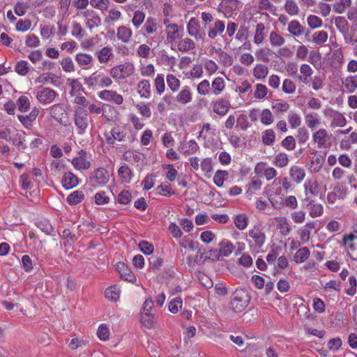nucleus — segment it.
I'll return each instance as SVG.
<instances>
[{
  "mask_svg": "<svg viewBox=\"0 0 357 357\" xmlns=\"http://www.w3.org/2000/svg\"><path fill=\"white\" fill-rule=\"evenodd\" d=\"M289 174L290 178L297 184L301 183L306 175L304 168L298 165L291 166Z\"/></svg>",
  "mask_w": 357,
  "mask_h": 357,
  "instance_id": "393cba45",
  "label": "nucleus"
},
{
  "mask_svg": "<svg viewBox=\"0 0 357 357\" xmlns=\"http://www.w3.org/2000/svg\"><path fill=\"white\" fill-rule=\"evenodd\" d=\"M39 109L33 107L28 115H18L17 119L20 123L27 129H30L39 114Z\"/></svg>",
  "mask_w": 357,
  "mask_h": 357,
  "instance_id": "4be33fe9",
  "label": "nucleus"
},
{
  "mask_svg": "<svg viewBox=\"0 0 357 357\" xmlns=\"http://www.w3.org/2000/svg\"><path fill=\"white\" fill-rule=\"evenodd\" d=\"M84 193L80 190H76L67 197V202L70 205H76L84 199Z\"/></svg>",
  "mask_w": 357,
  "mask_h": 357,
  "instance_id": "6e6d98bb",
  "label": "nucleus"
},
{
  "mask_svg": "<svg viewBox=\"0 0 357 357\" xmlns=\"http://www.w3.org/2000/svg\"><path fill=\"white\" fill-rule=\"evenodd\" d=\"M305 121L307 126L311 130H314L317 126L321 124L319 115L315 112H310L305 116Z\"/></svg>",
  "mask_w": 357,
  "mask_h": 357,
  "instance_id": "e433bc0d",
  "label": "nucleus"
},
{
  "mask_svg": "<svg viewBox=\"0 0 357 357\" xmlns=\"http://www.w3.org/2000/svg\"><path fill=\"white\" fill-rule=\"evenodd\" d=\"M167 84L172 92L177 91L181 86V81L173 74H167L166 77Z\"/></svg>",
  "mask_w": 357,
  "mask_h": 357,
  "instance_id": "49530a36",
  "label": "nucleus"
},
{
  "mask_svg": "<svg viewBox=\"0 0 357 357\" xmlns=\"http://www.w3.org/2000/svg\"><path fill=\"white\" fill-rule=\"evenodd\" d=\"M342 89L347 93H354L357 90V74L349 75L342 79Z\"/></svg>",
  "mask_w": 357,
  "mask_h": 357,
  "instance_id": "a211bd4d",
  "label": "nucleus"
},
{
  "mask_svg": "<svg viewBox=\"0 0 357 357\" xmlns=\"http://www.w3.org/2000/svg\"><path fill=\"white\" fill-rule=\"evenodd\" d=\"M228 172L226 170H218L214 175L213 181L218 187H222L224 181L228 178Z\"/></svg>",
  "mask_w": 357,
  "mask_h": 357,
  "instance_id": "bf43d9fd",
  "label": "nucleus"
},
{
  "mask_svg": "<svg viewBox=\"0 0 357 357\" xmlns=\"http://www.w3.org/2000/svg\"><path fill=\"white\" fill-rule=\"evenodd\" d=\"M220 254L223 257H228L234 249V245L229 241H222L220 243Z\"/></svg>",
  "mask_w": 357,
  "mask_h": 357,
  "instance_id": "603ef678",
  "label": "nucleus"
},
{
  "mask_svg": "<svg viewBox=\"0 0 357 357\" xmlns=\"http://www.w3.org/2000/svg\"><path fill=\"white\" fill-rule=\"evenodd\" d=\"M141 323L146 328H152L154 326V314L149 312H142Z\"/></svg>",
  "mask_w": 357,
  "mask_h": 357,
  "instance_id": "3c124183",
  "label": "nucleus"
},
{
  "mask_svg": "<svg viewBox=\"0 0 357 357\" xmlns=\"http://www.w3.org/2000/svg\"><path fill=\"white\" fill-rule=\"evenodd\" d=\"M306 197L317 196L320 192V186L315 178H308L303 185Z\"/></svg>",
  "mask_w": 357,
  "mask_h": 357,
  "instance_id": "412c9836",
  "label": "nucleus"
},
{
  "mask_svg": "<svg viewBox=\"0 0 357 357\" xmlns=\"http://www.w3.org/2000/svg\"><path fill=\"white\" fill-rule=\"evenodd\" d=\"M317 222L314 221L308 222L298 231L300 239L303 243L310 241L311 231L315 228Z\"/></svg>",
  "mask_w": 357,
  "mask_h": 357,
  "instance_id": "7c9ffc66",
  "label": "nucleus"
},
{
  "mask_svg": "<svg viewBox=\"0 0 357 357\" xmlns=\"http://www.w3.org/2000/svg\"><path fill=\"white\" fill-rule=\"evenodd\" d=\"M266 29L263 23H259L256 26L254 36V43L259 45L261 44L266 37Z\"/></svg>",
  "mask_w": 357,
  "mask_h": 357,
  "instance_id": "4c0bfd02",
  "label": "nucleus"
},
{
  "mask_svg": "<svg viewBox=\"0 0 357 357\" xmlns=\"http://www.w3.org/2000/svg\"><path fill=\"white\" fill-rule=\"evenodd\" d=\"M331 136L324 128H320L312 135V140L317 147L321 149L326 147L328 142L330 140Z\"/></svg>",
  "mask_w": 357,
  "mask_h": 357,
  "instance_id": "dca6fc26",
  "label": "nucleus"
},
{
  "mask_svg": "<svg viewBox=\"0 0 357 357\" xmlns=\"http://www.w3.org/2000/svg\"><path fill=\"white\" fill-rule=\"evenodd\" d=\"M61 183L65 189L70 190L78 185L79 179L73 172H67L62 177Z\"/></svg>",
  "mask_w": 357,
  "mask_h": 357,
  "instance_id": "c85d7f7f",
  "label": "nucleus"
},
{
  "mask_svg": "<svg viewBox=\"0 0 357 357\" xmlns=\"http://www.w3.org/2000/svg\"><path fill=\"white\" fill-rule=\"evenodd\" d=\"M188 33L197 40H203L205 33L200 30L199 21L195 17H192L187 25Z\"/></svg>",
  "mask_w": 357,
  "mask_h": 357,
  "instance_id": "f3484780",
  "label": "nucleus"
},
{
  "mask_svg": "<svg viewBox=\"0 0 357 357\" xmlns=\"http://www.w3.org/2000/svg\"><path fill=\"white\" fill-rule=\"evenodd\" d=\"M60 63L63 71L66 73H72L75 70V64L70 56L63 58L60 61Z\"/></svg>",
  "mask_w": 357,
  "mask_h": 357,
  "instance_id": "e2e57ef3",
  "label": "nucleus"
},
{
  "mask_svg": "<svg viewBox=\"0 0 357 357\" xmlns=\"http://www.w3.org/2000/svg\"><path fill=\"white\" fill-rule=\"evenodd\" d=\"M143 29L146 34H154L158 31V23L156 19L148 17L145 21Z\"/></svg>",
  "mask_w": 357,
  "mask_h": 357,
  "instance_id": "a19ab883",
  "label": "nucleus"
},
{
  "mask_svg": "<svg viewBox=\"0 0 357 357\" xmlns=\"http://www.w3.org/2000/svg\"><path fill=\"white\" fill-rule=\"evenodd\" d=\"M199 149L198 144L194 140H189L180 146L181 151L186 155L196 153Z\"/></svg>",
  "mask_w": 357,
  "mask_h": 357,
  "instance_id": "72a5a7b5",
  "label": "nucleus"
},
{
  "mask_svg": "<svg viewBox=\"0 0 357 357\" xmlns=\"http://www.w3.org/2000/svg\"><path fill=\"white\" fill-rule=\"evenodd\" d=\"M347 189L342 185L334 187L333 190L327 195V200L330 204H334L337 199H344L347 195Z\"/></svg>",
  "mask_w": 357,
  "mask_h": 357,
  "instance_id": "a878e982",
  "label": "nucleus"
},
{
  "mask_svg": "<svg viewBox=\"0 0 357 357\" xmlns=\"http://www.w3.org/2000/svg\"><path fill=\"white\" fill-rule=\"evenodd\" d=\"M72 165L78 170L88 169L91 166V163L86 160V152L82 149L79 151L78 156L72 160Z\"/></svg>",
  "mask_w": 357,
  "mask_h": 357,
  "instance_id": "aec40b11",
  "label": "nucleus"
},
{
  "mask_svg": "<svg viewBox=\"0 0 357 357\" xmlns=\"http://www.w3.org/2000/svg\"><path fill=\"white\" fill-rule=\"evenodd\" d=\"M95 56L97 57L98 62L100 64H106L114 56L113 50L109 46H105L95 52Z\"/></svg>",
  "mask_w": 357,
  "mask_h": 357,
  "instance_id": "b1692460",
  "label": "nucleus"
},
{
  "mask_svg": "<svg viewBox=\"0 0 357 357\" xmlns=\"http://www.w3.org/2000/svg\"><path fill=\"white\" fill-rule=\"evenodd\" d=\"M249 302L248 294L243 289H236L232 294L230 307L235 312H241L248 307Z\"/></svg>",
  "mask_w": 357,
  "mask_h": 357,
  "instance_id": "7ed1b4c3",
  "label": "nucleus"
},
{
  "mask_svg": "<svg viewBox=\"0 0 357 357\" xmlns=\"http://www.w3.org/2000/svg\"><path fill=\"white\" fill-rule=\"evenodd\" d=\"M132 31L130 27L122 25L116 29L117 39L123 43L128 44L132 40Z\"/></svg>",
  "mask_w": 357,
  "mask_h": 357,
  "instance_id": "cd10ccee",
  "label": "nucleus"
},
{
  "mask_svg": "<svg viewBox=\"0 0 357 357\" xmlns=\"http://www.w3.org/2000/svg\"><path fill=\"white\" fill-rule=\"evenodd\" d=\"M192 100V93L189 86H184L176 96V101L181 105H187Z\"/></svg>",
  "mask_w": 357,
  "mask_h": 357,
  "instance_id": "c756f323",
  "label": "nucleus"
},
{
  "mask_svg": "<svg viewBox=\"0 0 357 357\" xmlns=\"http://www.w3.org/2000/svg\"><path fill=\"white\" fill-rule=\"evenodd\" d=\"M225 88V83L223 78L215 77L211 84V93L215 96L220 95Z\"/></svg>",
  "mask_w": 357,
  "mask_h": 357,
  "instance_id": "58836bf2",
  "label": "nucleus"
},
{
  "mask_svg": "<svg viewBox=\"0 0 357 357\" xmlns=\"http://www.w3.org/2000/svg\"><path fill=\"white\" fill-rule=\"evenodd\" d=\"M271 107L276 113H284L289 110L290 105L286 101L277 100L273 102Z\"/></svg>",
  "mask_w": 357,
  "mask_h": 357,
  "instance_id": "4d7b16f0",
  "label": "nucleus"
},
{
  "mask_svg": "<svg viewBox=\"0 0 357 357\" xmlns=\"http://www.w3.org/2000/svg\"><path fill=\"white\" fill-rule=\"evenodd\" d=\"M288 122L291 128H298L302 123L301 116L294 111H290L287 116Z\"/></svg>",
  "mask_w": 357,
  "mask_h": 357,
  "instance_id": "8fccbe9b",
  "label": "nucleus"
},
{
  "mask_svg": "<svg viewBox=\"0 0 357 357\" xmlns=\"http://www.w3.org/2000/svg\"><path fill=\"white\" fill-rule=\"evenodd\" d=\"M195 47V44L194 41L188 38H185L178 41L177 44L178 50L182 52H186L188 51H191L194 50Z\"/></svg>",
  "mask_w": 357,
  "mask_h": 357,
  "instance_id": "ea45409f",
  "label": "nucleus"
},
{
  "mask_svg": "<svg viewBox=\"0 0 357 357\" xmlns=\"http://www.w3.org/2000/svg\"><path fill=\"white\" fill-rule=\"evenodd\" d=\"M128 129L126 126L118 125L112 128L109 133H104L106 142L109 146H114L115 142H124L129 139L128 136Z\"/></svg>",
  "mask_w": 357,
  "mask_h": 357,
  "instance_id": "20e7f679",
  "label": "nucleus"
},
{
  "mask_svg": "<svg viewBox=\"0 0 357 357\" xmlns=\"http://www.w3.org/2000/svg\"><path fill=\"white\" fill-rule=\"evenodd\" d=\"M230 106L229 101L224 98H218L211 102L213 112L220 116H224L227 114Z\"/></svg>",
  "mask_w": 357,
  "mask_h": 357,
  "instance_id": "2eb2a0df",
  "label": "nucleus"
},
{
  "mask_svg": "<svg viewBox=\"0 0 357 357\" xmlns=\"http://www.w3.org/2000/svg\"><path fill=\"white\" fill-rule=\"evenodd\" d=\"M323 113L326 117L332 120L330 124L331 128L344 127L346 126L347 119L340 112L332 108H328L324 109Z\"/></svg>",
  "mask_w": 357,
  "mask_h": 357,
  "instance_id": "1a4fd4ad",
  "label": "nucleus"
},
{
  "mask_svg": "<svg viewBox=\"0 0 357 357\" xmlns=\"http://www.w3.org/2000/svg\"><path fill=\"white\" fill-rule=\"evenodd\" d=\"M120 289L116 285L109 287L105 289V297L112 301H116L119 300L120 296Z\"/></svg>",
  "mask_w": 357,
  "mask_h": 357,
  "instance_id": "09e8293b",
  "label": "nucleus"
},
{
  "mask_svg": "<svg viewBox=\"0 0 357 357\" xmlns=\"http://www.w3.org/2000/svg\"><path fill=\"white\" fill-rule=\"evenodd\" d=\"M134 66L130 63H125L114 66L110 69V77L116 81L125 79L134 73Z\"/></svg>",
  "mask_w": 357,
  "mask_h": 357,
  "instance_id": "39448f33",
  "label": "nucleus"
},
{
  "mask_svg": "<svg viewBox=\"0 0 357 357\" xmlns=\"http://www.w3.org/2000/svg\"><path fill=\"white\" fill-rule=\"evenodd\" d=\"M323 159L318 156L311 157L309 162V169L311 172L317 173L323 166Z\"/></svg>",
  "mask_w": 357,
  "mask_h": 357,
  "instance_id": "de8ad7c7",
  "label": "nucleus"
},
{
  "mask_svg": "<svg viewBox=\"0 0 357 357\" xmlns=\"http://www.w3.org/2000/svg\"><path fill=\"white\" fill-rule=\"evenodd\" d=\"M288 31L295 37L299 36L304 31V28L298 20H292L288 25Z\"/></svg>",
  "mask_w": 357,
  "mask_h": 357,
  "instance_id": "a18cd8bd",
  "label": "nucleus"
},
{
  "mask_svg": "<svg viewBox=\"0 0 357 357\" xmlns=\"http://www.w3.org/2000/svg\"><path fill=\"white\" fill-rule=\"evenodd\" d=\"M351 5V0H337L333 5L334 12L338 14L344 13Z\"/></svg>",
  "mask_w": 357,
  "mask_h": 357,
  "instance_id": "c03bdc74",
  "label": "nucleus"
},
{
  "mask_svg": "<svg viewBox=\"0 0 357 357\" xmlns=\"http://www.w3.org/2000/svg\"><path fill=\"white\" fill-rule=\"evenodd\" d=\"M30 67L26 61H20L15 66V72L20 75L24 76L29 71Z\"/></svg>",
  "mask_w": 357,
  "mask_h": 357,
  "instance_id": "680f3d73",
  "label": "nucleus"
},
{
  "mask_svg": "<svg viewBox=\"0 0 357 357\" xmlns=\"http://www.w3.org/2000/svg\"><path fill=\"white\" fill-rule=\"evenodd\" d=\"M262 182L259 178L254 177L250 183L247 185V193L253 195L256 191L261 188Z\"/></svg>",
  "mask_w": 357,
  "mask_h": 357,
  "instance_id": "338daca9",
  "label": "nucleus"
},
{
  "mask_svg": "<svg viewBox=\"0 0 357 357\" xmlns=\"http://www.w3.org/2000/svg\"><path fill=\"white\" fill-rule=\"evenodd\" d=\"M77 65L82 70H90L94 65L95 60L92 55L87 53L79 52L75 56Z\"/></svg>",
  "mask_w": 357,
  "mask_h": 357,
  "instance_id": "4468645a",
  "label": "nucleus"
},
{
  "mask_svg": "<svg viewBox=\"0 0 357 357\" xmlns=\"http://www.w3.org/2000/svg\"><path fill=\"white\" fill-rule=\"evenodd\" d=\"M84 84L89 89L98 88H109L112 84V78L101 71H95L88 77L84 78Z\"/></svg>",
  "mask_w": 357,
  "mask_h": 357,
  "instance_id": "f03ea898",
  "label": "nucleus"
},
{
  "mask_svg": "<svg viewBox=\"0 0 357 357\" xmlns=\"http://www.w3.org/2000/svg\"><path fill=\"white\" fill-rule=\"evenodd\" d=\"M167 22L168 20L167 19L164 20V24H166L167 39L169 43H172L176 38H179V28L176 24H167Z\"/></svg>",
  "mask_w": 357,
  "mask_h": 357,
  "instance_id": "2f4dec72",
  "label": "nucleus"
},
{
  "mask_svg": "<svg viewBox=\"0 0 357 357\" xmlns=\"http://www.w3.org/2000/svg\"><path fill=\"white\" fill-rule=\"evenodd\" d=\"M137 93L142 98H148L151 96V84L146 79H143L137 84Z\"/></svg>",
  "mask_w": 357,
  "mask_h": 357,
  "instance_id": "c9c22d12",
  "label": "nucleus"
},
{
  "mask_svg": "<svg viewBox=\"0 0 357 357\" xmlns=\"http://www.w3.org/2000/svg\"><path fill=\"white\" fill-rule=\"evenodd\" d=\"M98 97L104 101L120 105L123 102V97L116 91L104 89L98 93Z\"/></svg>",
  "mask_w": 357,
  "mask_h": 357,
  "instance_id": "9b49d317",
  "label": "nucleus"
},
{
  "mask_svg": "<svg viewBox=\"0 0 357 357\" xmlns=\"http://www.w3.org/2000/svg\"><path fill=\"white\" fill-rule=\"evenodd\" d=\"M300 73L297 77L298 79L301 82L307 84L309 83L310 77L313 74V70L308 64L303 63L300 66Z\"/></svg>",
  "mask_w": 357,
  "mask_h": 357,
  "instance_id": "473e14b6",
  "label": "nucleus"
},
{
  "mask_svg": "<svg viewBox=\"0 0 357 357\" xmlns=\"http://www.w3.org/2000/svg\"><path fill=\"white\" fill-rule=\"evenodd\" d=\"M342 245L346 247L348 255L352 260H357V236L354 234L344 235Z\"/></svg>",
  "mask_w": 357,
  "mask_h": 357,
  "instance_id": "9d476101",
  "label": "nucleus"
},
{
  "mask_svg": "<svg viewBox=\"0 0 357 357\" xmlns=\"http://www.w3.org/2000/svg\"><path fill=\"white\" fill-rule=\"evenodd\" d=\"M58 96V93L49 87L40 86L36 93V99L44 105L52 104Z\"/></svg>",
  "mask_w": 357,
  "mask_h": 357,
  "instance_id": "0eeeda50",
  "label": "nucleus"
},
{
  "mask_svg": "<svg viewBox=\"0 0 357 357\" xmlns=\"http://www.w3.org/2000/svg\"><path fill=\"white\" fill-rule=\"evenodd\" d=\"M225 29V22L220 20L216 19L209 26L208 36L211 39H214L221 35Z\"/></svg>",
  "mask_w": 357,
  "mask_h": 357,
  "instance_id": "bb28decb",
  "label": "nucleus"
},
{
  "mask_svg": "<svg viewBox=\"0 0 357 357\" xmlns=\"http://www.w3.org/2000/svg\"><path fill=\"white\" fill-rule=\"evenodd\" d=\"M182 299L180 297H175L172 299L168 305L169 310L174 314H176L178 312L180 309L182 307Z\"/></svg>",
  "mask_w": 357,
  "mask_h": 357,
  "instance_id": "774afa93",
  "label": "nucleus"
},
{
  "mask_svg": "<svg viewBox=\"0 0 357 357\" xmlns=\"http://www.w3.org/2000/svg\"><path fill=\"white\" fill-rule=\"evenodd\" d=\"M118 175L122 183H129L134 176L128 165L121 166L118 170Z\"/></svg>",
  "mask_w": 357,
  "mask_h": 357,
  "instance_id": "f704fd0d",
  "label": "nucleus"
},
{
  "mask_svg": "<svg viewBox=\"0 0 357 357\" xmlns=\"http://www.w3.org/2000/svg\"><path fill=\"white\" fill-rule=\"evenodd\" d=\"M310 255V250L307 247L298 249L294 255V261L297 264L304 262Z\"/></svg>",
  "mask_w": 357,
  "mask_h": 357,
  "instance_id": "37998d69",
  "label": "nucleus"
},
{
  "mask_svg": "<svg viewBox=\"0 0 357 357\" xmlns=\"http://www.w3.org/2000/svg\"><path fill=\"white\" fill-rule=\"evenodd\" d=\"M268 73V68L263 64H257L253 69V76L257 80H263Z\"/></svg>",
  "mask_w": 357,
  "mask_h": 357,
  "instance_id": "79ce46f5",
  "label": "nucleus"
},
{
  "mask_svg": "<svg viewBox=\"0 0 357 357\" xmlns=\"http://www.w3.org/2000/svg\"><path fill=\"white\" fill-rule=\"evenodd\" d=\"M266 236L261 225H255L246 234L245 241L250 249L258 252L266 242Z\"/></svg>",
  "mask_w": 357,
  "mask_h": 357,
  "instance_id": "f257e3e1",
  "label": "nucleus"
},
{
  "mask_svg": "<svg viewBox=\"0 0 357 357\" xmlns=\"http://www.w3.org/2000/svg\"><path fill=\"white\" fill-rule=\"evenodd\" d=\"M154 85L156 93L161 95L165 90V79L162 74H158L155 80Z\"/></svg>",
  "mask_w": 357,
  "mask_h": 357,
  "instance_id": "0e129e2a",
  "label": "nucleus"
},
{
  "mask_svg": "<svg viewBox=\"0 0 357 357\" xmlns=\"http://www.w3.org/2000/svg\"><path fill=\"white\" fill-rule=\"evenodd\" d=\"M145 20V13L142 10H136L132 19V25L135 29H139Z\"/></svg>",
  "mask_w": 357,
  "mask_h": 357,
  "instance_id": "052dcab7",
  "label": "nucleus"
},
{
  "mask_svg": "<svg viewBox=\"0 0 357 357\" xmlns=\"http://www.w3.org/2000/svg\"><path fill=\"white\" fill-rule=\"evenodd\" d=\"M344 63V55L342 48H338L332 52L330 59V64L333 69H341Z\"/></svg>",
  "mask_w": 357,
  "mask_h": 357,
  "instance_id": "6ab92c4d",
  "label": "nucleus"
},
{
  "mask_svg": "<svg viewBox=\"0 0 357 357\" xmlns=\"http://www.w3.org/2000/svg\"><path fill=\"white\" fill-rule=\"evenodd\" d=\"M74 121L79 135H84L89 126V114L82 107H77L74 113Z\"/></svg>",
  "mask_w": 357,
  "mask_h": 357,
  "instance_id": "423d86ee",
  "label": "nucleus"
},
{
  "mask_svg": "<svg viewBox=\"0 0 357 357\" xmlns=\"http://www.w3.org/2000/svg\"><path fill=\"white\" fill-rule=\"evenodd\" d=\"M90 179L94 186H104L109 179V172L103 167H99L94 171Z\"/></svg>",
  "mask_w": 357,
  "mask_h": 357,
  "instance_id": "f8f14e48",
  "label": "nucleus"
},
{
  "mask_svg": "<svg viewBox=\"0 0 357 357\" xmlns=\"http://www.w3.org/2000/svg\"><path fill=\"white\" fill-rule=\"evenodd\" d=\"M303 206L308 209L309 215L312 218L321 216L324 213L323 206L312 199L310 197H306L303 200Z\"/></svg>",
  "mask_w": 357,
  "mask_h": 357,
  "instance_id": "ddd939ff",
  "label": "nucleus"
},
{
  "mask_svg": "<svg viewBox=\"0 0 357 357\" xmlns=\"http://www.w3.org/2000/svg\"><path fill=\"white\" fill-rule=\"evenodd\" d=\"M200 167L204 175L210 177L213 171L212 159L210 158L203 159L200 163Z\"/></svg>",
  "mask_w": 357,
  "mask_h": 357,
  "instance_id": "13d9d810",
  "label": "nucleus"
},
{
  "mask_svg": "<svg viewBox=\"0 0 357 357\" xmlns=\"http://www.w3.org/2000/svg\"><path fill=\"white\" fill-rule=\"evenodd\" d=\"M115 266L122 279L130 282H134L136 280L135 275L123 262H118Z\"/></svg>",
  "mask_w": 357,
  "mask_h": 357,
  "instance_id": "5701e85b",
  "label": "nucleus"
},
{
  "mask_svg": "<svg viewBox=\"0 0 357 357\" xmlns=\"http://www.w3.org/2000/svg\"><path fill=\"white\" fill-rule=\"evenodd\" d=\"M289 159L287 153L281 152L277 154L273 160V164L280 168L286 167L289 163Z\"/></svg>",
  "mask_w": 357,
  "mask_h": 357,
  "instance_id": "864d4df0",
  "label": "nucleus"
},
{
  "mask_svg": "<svg viewBox=\"0 0 357 357\" xmlns=\"http://www.w3.org/2000/svg\"><path fill=\"white\" fill-rule=\"evenodd\" d=\"M235 226L240 230L245 229L248 225V217L245 214H238L234 218Z\"/></svg>",
  "mask_w": 357,
  "mask_h": 357,
  "instance_id": "5fc2aeb1",
  "label": "nucleus"
},
{
  "mask_svg": "<svg viewBox=\"0 0 357 357\" xmlns=\"http://www.w3.org/2000/svg\"><path fill=\"white\" fill-rule=\"evenodd\" d=\"M78 15L84 17L86 26L91 30L98 27L101 24L99 15L92 9H86L81 11Z\"/></svg>",
  "mask_w": 357,
  "mask_h": 357,
  "instance_id": "6e6552de",
  "label": "nucleus"
},
{
  "mask_svg": "<svg viewBox=\"0 0 357 357\" xmlns=\"http://www.w3.org/2000/svg\"><path fill=\"white\" fill-rule=\"evenodd\" d=\"M269 40L273 47H280L285 43L284 38L275 31L270 33Z\"/></svg>",
  "mask_w": 357,
  "mask_h": 357,
  "instance_id": "69168bd1",
  "label": "nucleus"
}]
</instances>
